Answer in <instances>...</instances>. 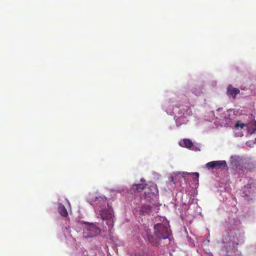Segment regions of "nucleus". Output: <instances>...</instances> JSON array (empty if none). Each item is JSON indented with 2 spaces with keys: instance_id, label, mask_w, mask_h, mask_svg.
<instances>
[{
  "instance_id": "f257e3e1",
  "label": "nucleus",
  "mask_w": 256,
  "mask_h": 256,
  "mask_svg": "<svg viewBox=\"0 0 256 256\" xmlns=\"http://www.w3.org/2000/svg\"><path fill=\"white\" fill-rule=\"evenodd\" d=\"M91 204L94 206L95 211L98 212L102 220H106L108 230L114 226L113 210L108 204L107 198L104 196H92L89 198Z\"/></svg>"
},
{
  "instance_id": "f03ea898",
  "label": "nucleus",
  "mask_w": 256,
  "mask_h": 256,
  "mask_svg": "<svg viewBox=\"0 0 256 256\" xmlns=\"http://www.w3.org/2000/svg\"><path fill=\"white\" fill-rule=\"evenodd\" d=\"M154 234H148V240L153 246H166L170 243V230L168 224L158 223L154 228Z\"/></svg>"
},
{
  "instance_id": "7ed1b4c3",
  "label": "nucleus",
  "mask_w": 256,
  "mask_h": 256,
  "mask_svg": "<svg viewBox=\"0 0 256 256\" xmlns=\"http://www.w3.org/2000/svg\"><path fill=\"white\" fill-rule=\"evenodd\" d=\"M100 233V230L93 223L86 224L84 234L86 238H94Z\"/></svg>"
},
{
  "instance_id": "20e7f679",
  "label": "nucleus",
  "mask_w": 256,
  "mask_h": 256,
  "mask_svg": "<svg viewBox=\"0 0 256 256\" xmlns=\"http://www.w3.org/2000/svg\"><path fill=\"white\" fill-rule=\"evenodd\" d=\"M206 167L211 169L225 168L227 164L225 160L212 161L207 163Z\"/></svg>"
},
{
  "instance_id": "39448f33",
  "label": "nucleus",
  "mask_w": 256,
  "mask_h": 256,
  "mask_svg": "<svg viewBox=\"0 0 256 256\" xmlns=\"http://www.w3.org/2000/svg\"><path fill=\"white\" fill-rule=\"evenodd\" d=\"M179 144L182 147L186 148L191 150H196V147L190 139H184L182 142H180Z\"/></svg>"
},
{
  "instance_id": "423d86ee",
  "label": "nucleus",
  "mask_w": 256,
  "mask_h": 256,
  "mask_svg": "<svg viewBox=\"0 0 256 256\" xmlns=\"http://www.w3.org/2000/svg\"><path fill=\"white\" fill-rule=\"evenodd\" d=\"M240 92L239 89L234 88L232 85H229L227 88L226 94L228 96H232L235 99L238 94Z\"/></svg>"
},
{
  "instance_id": "0eeeda50",
  "label": "nucleus",
  "mask_w": 256,
  "mask_h": 256,
  "mask_svg": "<svg viewBox=\"0 0 256 256\" xmlns=\"http://www.w3.org/2000/svg\"><path fill=\"white\" fill-rule=\"evenodd\" d=\"M152 210V207L149 204H143L140 208V214L146 216Z\"/></svg>"
},
{
  "instance_id": "6e6552de",
  "label": "nucleus",
  "mask_w": 256,
  "mask_h": 256,
  "mask_svg": "<svg viewBox=\"0 0 256 256\" xmlns=\"http://www.w3.org/2000/svg\"><path fill=\"white\" fill-rule=\"evenodd\" d=\"M58 211L59 214L63 217L67 218L68 216V212L65 206L61 203L58 204Z\"/></svg>"
},
{
  "instance_id": "1a4fd4ad",
  "label": "nucleus",
  "mask_w": 256,
  "mask_h": 256,
  "mask_svg": "<svg viewBox=\"0 0 256 256\" xmlns=\"http://www.w3.org/2000/svg\"><path fill=\"white\" fill-rule=\"evenodd\" d=\"M146 186V184H134L132 186V188L130 189V192L131 193H133L134 192L135 190H136L138 192H141L143 190Z\"/></svg>"
},
{
  "instance_id": "9d476101",
  "label": "nucleus",
  "mask_w": 256,
  "mask_h": 256,
  "mask_svg": "<svg viewBox=\"0 0 256 256\" xmlns=\"http://www.w3.org/2000/svg\"><path fill=\"white\" fill-rule=\"evenodd\" d=\"M250 186H245L244 188L242 196L246 198H249V194L250 193Z\"/></svg>"
},
{
  "instance_id": "9b49d317",
  "label": "nucleus",
  "mask_w": 256,
  "mask_h": 256,
  "mask_svg": "<svg viewBox=\"0 0 256 256\" xmlns=\"http://www.w3.org/2000/svg\"><path fill=\"white\" fill-rule=\"evenodd\" d=\"M246 126L245 124L242 122L240 121H238L235 125L236 128H242Z\"/></svg>"
},
{
  "instance_id": "f8f14e48",
  "label": "nucleus",
  "mask_w": 256,
  "mask_h": 256,
  "mask_svg": "<svg viewBox=\"0 0 256 256\" xmlns=\"http://www.w3.org/2000/svg\"><path fill=\"white\" fill-rule=\"evenodd\" d=\"M192 175L193 176V179L198 181V178H199V174L198 172H193L192 173Z\"/></svg>"
},
{
  "instance_id": "ddd939ff",
  "label": "nucleus",
  "mask_w": 256,
  "mask_h": 256,
  "mask_svg": "<svg viewBox=\"0 0 256 256\" xmlns=\"http://www.w3.org/2000/svg\"><path fill=\"white\" fill-rule=\"evenodd\" d=\"M192 92L194 93L196 95H200L202 92V88H200V90L198 91L194 89L192 90Z\"/></svg>"
},
{
  "instance_id": "4468645a",
  "label": "nucleus",
  "mask_w": 256,
  "mask_h": 256,
  "mask_svg": "<svg viewBox=\"0 0 256 256\" xmlns=\"http://www.w3.org/2000/svg\"><path fill=\"white\" fill-rule=\"evenodd\" d=\"M135 256H145L144 254L137 253L135 254Z\"/></svg>"
},
{
  "instance_id": "2eb2a0df",
  "label": "nucleus",
  "mask_w": 256,
  "mask_h": 256,
  "mask_svg": "<svg viewBox=\"0 0 256 256\" xmlns=\"http://www.w3.org/2000/svg\"><path fill=\"white\" fill-rule=\"evenodd\" d=\"M140 180H141V182H145V180H144L143 178H142Z\"/></svg>"
},
{
  "instance_id": "dca6fc26",
  "label": "nucleus",
  "mask_w": 256,
  "mask_h": 256,
  "mask_svg": "<svg viewBox=\"0 0 256 256\" xmlns=\"http://www.w3.org/2000/svg\"><path fill=\"white\" fill-rule=\"evenodd\" d=\"M156 186V185H154V186H152V187H153V188H155Z\"/></svg>"
},
{
  "instance_id": "f3484780",
  "label": "nucleus",
  "mask_w": 256,
  "mask_h": 256,
  "mask_svg": "<svg viewBox=\"0 0 256 256\" xmlns=\"http://www.w3.org/2000/svg\"><path fill=\"white\" fill-rule=\"evenodd\" d=\"M67 201H68V204H70V202L68 200H67Z\"/></svg>"
},
{
  "instance_id": "a211bd4d",
  "label": "nucleus",
  "mask_w": 256,
  "mask_h": 256,
  "mask_svg": "<svg viewBox=\"0 0 256 256\" xmlns=\"http://www.w3.org/2000/svg\"><path fill=\"white\" fill-rule=\"evenodd\" d=\"M146 233H148V232H146ZM148 234H147V235H148Z\"/></svg>"
}]
</instances>
